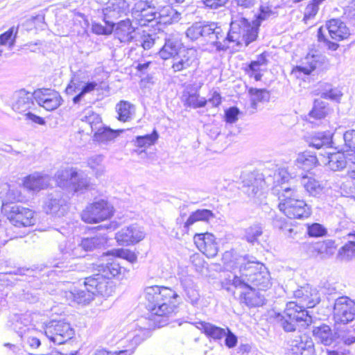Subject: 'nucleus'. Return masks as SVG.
Segmentation results:
<instances>
[{
  "label": "nucleus",
  "instance_id": "obj_30",
  "mask_svg": "<svg viewBox=\"0 0 355 355\" xmlns=\"http://www.w3.org/2000/svg\"><path fill=\"white\" fill-rule=\"evenodd\" d=\"M124 130H113L110 127L101 125L94 132V139L99 143L106 144L113 141L117 137L120 133L123 132Z\"/></svg>",
  "mask_w": 355,
  "mask_h": 355
},
{
  "label": "nucleus",
  "instance_id": "obj_19",
  "mask_svg": "<svg viewBox=\"0 0 355 355\" xmlns=\"http://www.w3.org/2000/svg\"><path fill=\"white\" fill-rule=\"evenodd\" d=\"M44 209L47 214L61 217L66 214L67 206L61 193L55 192L46 196L44 202Z\"/></svg>",
  "mask_w": 355,
  "mask_h": 355
},
{
  "label": "nucleus",
  "instance_id": "obj_22",
  "mask_svg": "<svg viewBox=\"0 0 355 355\" xmlns=\"http://www.w3.org/2000/svg\"><path fill=\"white\" fill-rule=\"evenodd\" d=\"M132 15L141 26H145L149 22L157 19V8H150L142 4L135 3Z\"/></svg>",
  "mask_w": 355,
  "mask_h": 355
},
{
  "label": "nucleus",
  "instance_id": "obj_28",
  "mask_svg": "<svg viewBox=\"0 0 355 355\" xmlns=\"http://www.w3.org/2000/svg\"><path fill=\"white\" fill-rule=\"evenodd\" d=\"M134 32L135 28L132 26L131 21L128 19L116 24L114 35L121 43H129L134 38Z\"/></svg>",
  "mask_w": 355,
  "mask_h": 355
},
{
  "label": "nucleus",
  "instance_id": "obj_41",
  "mask_svg": "<svg viewBox=\"0 0 355 355\" xmlns=\"http://www.w3.org/2000/svg\"><path fill=\"white\" fill-rule=\"evenodd\" d=\"M248 93L250 96L251 106L253 109L257 108L258 103L266 102L270 99L269 92L266 89L250 87Z\"/></svg>",
  "mask_w": 355,
  "mask_h": 355
},
{
  "label": "nucleus",
  "instance_id": "obj_61",
  "mask_svg": "<svg viewBox=\"0 0 355 355\" xmlns=\"http://www.w3.org/2000/svg\"><path fill=\"white\" fill-rule=\"evenodd\" d=\"M92 29L93 33L97 35H110L112 33L114 26H109V27L107 28L100 24H94Z\"/></svg>",
  "mask_w": 355,
  "mask_h": 355
},
{
  "label": "nucleus",
  "instance_id": "obj_14",
  "mask_svg": "<svg viewBox=\"0 0 355 355\" xmlns=\"http://www.w3.org/2000/svg\"><path fill=\"white\" fill-rule=\"evenodd\" d=\"M145 237L143 227L137 224H132L122 227L115 235L117 243L121 245H134Z\"/></svg>",
  "mask_w": 355,
  "mask_h": 355
},
{
  "label": "nucleus",
  "instance_id": "obj_35",
  "mask_svg": "<svg viewBox=\"0 0 355 355\" xmlns=\"http://www.w3.org/2000/svg\"><path fill=\"white\" fill-rule=\"evenodd\" d=\"M66 296L68 299H71L73 302L83 304H88L94 299L92 293L90 292V289H88L85 285V289L74 288L67 293Z\"/></svg>",
  "mask_w": 355,
  "mask_h": 355
},
{
  "label": "nucleus",
  "instance_id": "obj_51",
  "mask_svg": "<svg viewBox=\"0 0 355 355\" xmlns=\"http://www.w3.org/2000/svg\"><path fill=\"white\" fill-rule=\"evenodd\" d=\"M277 15L275 8L272 9L271 6H261L259 8V13L257 16V20L261 23V21L270 18H275L277 17Z\"/></svg>",
  "mask_w": 355,
  "mask_h": 355
},
{
  "label": "nucleus",
  "instance_id": "obj_60",
  "mask_svg": "<svg viewBox=\"0 0 355 355\" xmlns=\"http://www.w3.org/2000/svg\"><path fill=\"white\" fill-rule=\"evenodd\" d=\"M239 110L236 107H232L227 109L225 113V121L227 123H233L238 120Z\"/></svg>",
  "mask_w": 355,
  "mask_h": 355
},
{
  "label": "nucleus",
  "instance_id": "obj_20",
  "mask_svg": "<svg viewBox=\"0 0 355 355\" xmlns=\"http://www.w3.org/2000/svg\"><path fill=\"white\" fill-rule=\"evenodd\" d=\"M35 100L40 106L50 111L56 109L60 105L61 97L58 92L44 89L35 92Z\"/></svg>",
  "mask_w": 355,
  "mask_h": 355
},
{
  "label": "nucleus",
  "instance_id": "obj_12",
  "mask_svg": "<svg viewBox=\"0 0 355 355\" xmlns=\"http://www.w3.org/2000/svg\"><path fill=\"white\" fill-rule=\"evenodd\" d=\"M334 319L336 324H347L355 318V302L347 296L338 297L334 306Z\"/></svg>",
  "mask_w": 355,
  "mask_h": 355
},
{
  "label": "nucleus",
  "instance_id": "obj_17",
  "mask_svg": "<svg viewBox=\"0 0 355 355\" xmlns=\"http://www.w3.org/2000/svg\"><path fill=\"white\" fill-rule=\"evenodd\" d=\"M193 239L198 250L208 258H213L218 254V245L214 234L208 232L196 234Z\"/></svg>",
  "mask_w": 355,
  "mask_h": 355
},
{
  "label": "nucleus",
  "instance_id": "obj_27",
  "mask_svg": "<svg viewBox=\"0 0 355 355\" xmlns=\"http://www.w3.org/2000/svg\"><path fill=\"white\" fill-rule=\"evenodd\" d=\"M333 134L330 131L313 132L307 137L306 141L310 147L316 149L332 146Z\"/></svg>",
  "mask_w": 355,
  "mask_h": 355
},
{
  "label": "nucleus",
  "instance_id": "obj_50",
  "mask_svg": "<svg viewBox=\"0 0 355 355\" xmlns=\"http://www.w3.org/2000/svg\"><path fill=\"white\" fill-rule=\"evenodd\" d=\"M18 28L11 27L7 31L0 35V44L6 45L9 44L10 47L14 46L17 34Z\"/></svg>",
  "mask_w": 355,
  "mask_h": 355
},
{
  "label": "nucleus",
  "instance_id": "obj_47",
  "mask_svg": "<svg viewBox=\"0 0 355 355\" xmlns=\"http://www.w3.org/2000/svg\"><path fill=\"white\" fill-rule=\"evenodd\" d=\"M207 103V100L203 97H200L196 92L188 94L184 101V105L186 106L194 109L203 107L206 105Z\"/></svg>",
  "mask_w": 355,
  "mask_h": 355
},
{
  "label": "nucleus",
  "instance_id": "obj_21",
  "mask_svg": "<svg viewBox=\"0 0 355 355\" xmlns=\"http://www.w3.org/2000/svg\"><path fill=\"white\" fill-rule=\"evenodd\" d=\"M35 92L31 93L24 89L17 91L14 94L12 110L19 113H26L35 106Z\"/></svg>",
  "mask_w": 355,
  "mask_h": 355
},
{
  "label": "nucleus",
  "instance_id": "obj_52",
  "mask_svg": "<svg viewBox=\"0 0 355 355\" xmlns=\"http://www.w3.org/2000/svg\"><path fill=\"white\" fill-rule=\"evenodd\" d=\"M307 232L310 236L320 237L326 235L327 230L322 225L314 223L308 225Z\"/></svg>",
  "mask_w": 355,
  "mask_h": 355
},
{
  "label": "nucleus",
  "instance_id": "obj_63",
  "mask_svg": "<svg viewBox=\"0 0 355 355\" xmlns=\"http://www.w3.org/2000/svg\"><path fill=\"white\" fill-rule=\"evenodd\" d=\"M206 8L218 9L224 6L228 0H201Z\"/></svg>",
  "mask_w": 355,
  "mask_h": 355
},
{
  "label": "nucleus",
  "instance_id": "obj_48",
  "mask_svg": "<svg viewBox=\"0 0 355 355\" xmlns=\"http://www.w3.org/2000/svg\"><path fill=\"white\" fill-rule=\"evenodd\" d=\"M158 133L154 130L150 135L137 136L135 140V145L139 148H146L153 145L158 139Z\"/></svg>",
  "mask_w": 355,
  "mask_h": 355
},
{
  "label": "nucleus",
  "instance_id": "obj_53",
  "mask_svg": "<svg viewBox=\"0 0 355 355\" xmlns=\"http://www.w3.org/2000/svg\"><path fill=\"white\" fill-rule=\"evenodd\" d=\"M336 248L334 241L328 239L318 244V250L321 254H326L328 256L332 255Z\"/></svg>",
  "mask_w": 355,
  "mask_h": 355
},
{
  "label": "nucleus",
  "instance_id": "obj_6",
  "mask_svg": "<svg viewBox=\"0 0 355 355\" xmlns=\"http://www.w3.org/2000/svg\"><path fill=\"white\" fill-rule=\"evenodd\" d=\"M273 194L278 196L280 200L279 209L288 218L304 219L311 215V207L304 200L295 198L297 197V189L295 187L283 185L280 189L276 187L273 190Z\"/></svg>",
  "mask_w": 355,
  "mask_h": 355
},
{
  "label": "nucleus",
  "instance_id": "obj_58",
  "mask_svg": "<svg viewBox=\"0 0 355 355\" xmlns=\"http://www.w3.org/2000/svg\"><path fill=\"white\" fill-rule=\"evenodd\" d=\"M23 200L21 192L17 189H9L6 195V200L3 202L15 203Z\"/></svg>",
  "mask_w": 355,
  "mask_h": 355
},
{
  "label": "nucleus",
  "instance_id": "obj_1",
  "mask_svg": "<svg viewBox=\"0 0 355 355\" xmlns=\"http://www.w3.org/2000/svg\"><path fill=\"white\" fill-rule=\"evenodd\" d=\"M146 300V307L149 311L148 318L141 317L137 320L135 325L139 329L130 331L127 340L131 343L132 347H135L147 336L148 330L159 327L161 321L159 317H166L174 311V301L179 295L169 287L153 286H148L144 291Z\"/></svg>",
  "mask_w": 355,
  "mask_h": 355
},
{
  "label": "nucleus",
  "instance_id": "obj_3",
  "mask_svg": "<svg viewBox=\"0 0 355 355\" xmlns=\"http://www.w3.org/2000/svg\"><path fill=\"white\" fill-rule=\"evenodd\" d=\"M191 41H199L216 51H226L229 47L227 33L216 22L200 21L193 23L186 31Z\"/></svg>",
  "mask_w": 355,
  "mask_h": 355
},
{
  "label": "nucleus",
  "instance_id": "obj_54",
  "mask_svg": "<svg viewBox=\"0 0 355 355\" xmlns=\"http://www.w3.org/2000/svg\"><path fill=\"white\" fill-rule=\"evenodd\" d=\"M176 14L177 12L171 6H162L159 3V8L157 9V19L168 17V20H171Z\"/></svg>",
  "mask_w": 355,
  "mask_h": 355
},
{
  "label": "nucleus",
  "instance_id": "obj_32",
  "mask_svg": "<svg viewBox=\"0 0 355 355\" xmlns=\"http://www.w3.org/2000/svg\"><path fill=\"white\" fill-rule=\"evenodd\" d=\"M301 184L309 195L313 197L320 195L324 189L322 184L311 176H302L301 178Z\"/></svg>",
  "mask_w": 355,
  "mask_h": 355
},
{
  "label": "nucleus",
  "instance_id": "obj_34",
  "mask_svg": "<svg viewBox=\"0 0 355 355\" xmlns=\"http://www.w3.org/2000/svg\"><path fill=\"white\" fill-rule=\"evenodd\" d=\"M247 187L246 193L250 197H255L259 195L265 184L264 180L261 178H256L254 174H250L248 178L243 181Z\"/></svg>",
  "mask_w": 355,
  "mask_h": 355
},
{
  "label": "nucleus",
  "instance_id": "obj_24",
  "mask_svg": "<svg viewBox=\"0 0 355 355\" xmlns=\"http://www.w3.org/2000/svg\"><path fill=\"white\" fill-rule=\"evenodd\" d=\"M290 347L295 355H311L313 353V343L306 335L291 340Z\"/></svg>",
  "mask_w": 355,
  "mask_h": 355
},
{
  "label": "nucleus",
  "instance_id": "obj_9",
  "mask_svg": "<svg viewBox=\"0 0 355 355\" xmlns=\"http://www.w3.org/2000/svg\"><path fill=\"white\" fill-rule=\"evenodd\" d=\"M1 213L18 227L31 226L35 222L33 210L16 203L3 202Z\"/></svg>",
  "mask_w": 355,
  "mask_h": 355
},
{
  "label": "nucleus",
  "instance_id": "obj_42",
  "mask_svg": "<svg viewBox=\"0 0 355 355\" xmlns=\"http://www.w3.org/2000/svg\"><path fill=\"white\" fill-rule=\"evenodd\" d=\"M116 109L118 113V119L123 122L130 120L135 112L134 105L124 101H120L116 105Z\"/></svg>",
  "mask_w": 355,
  "mask_h": 355
},
{
  "label": "nucleus",
  "instance_id": "obj_57",
  "mask_svg": "<svg viewBox=\"0 0 355 355\" xmlns=\"http://www.w3.org/2000/svg\"><path fill=\"white\" fill-rule=\"evenodd\" d=\"M186 295V301L191 303L193 306L198 305L200 295L196 287L184 291Z\"/></svg>",
  "mask_w": 355,
  "mask_h": 355
},
{
  "label": "nucleus",
  "instance_id": "obj_15",
  "mask_svg": "<svg viewBox=\"0 0 355 355\" xmlns=\"http://www.w3.org/2000/svg\"><path fill=\"white\" fill-rule=\"evenodd\" d=\"M198 64V52L193 48L182 49L173 58L172 69L174 72L186 70Z\"/></svg>",
  "mask_w": 355,
  "mask_h": 355
},
{
  "label": "nucleus",
  "instance_id": "obj_62",
  "mask_svg": "<svg viewBox=\"0 0 355 355\" xmlns=\"http://www.w3.org/2000/svg\"><path fill=\"white\" fill-rule=\"evenodd\" d=\"M225 336V344L228 348H233L236 345L238 342L237 336L229 328H227Z\"/></svg>",
  "mask_w": 355,
  "mask_h": 355
},
{
  "label": "nucleus",
  "instance_id": "obj_33",
  "mask_svg": "<svg viewBox=\"0 0 355 355\" xmlns=\"http://www.w3.org/2000/svg\"><path fill=\"white\" fill-rule=\"evenodd\" d=\"M320 58L321 57L318 55L309 54L304 59L302 64L300 66H297L294 69V71L302 72L306 75H309L320 65Z\"/></svg>",
  "mask_w": 355,
  "mask_h": 355
},
{
  "label": "nucleus",
  "instance_id": "obj_38",
  "mask_svg": "<svg viewBox=\"0 0 355 355\" xmlns=\"http://www.w3.org/2000/svg\"><path fill=\"white\" fill-rule=\"evenodd\" d=\"M214 217V214L211 210L206 209H198L191 214L184 223V227L188 229L197 221H208L211 218Z\"/></svg>",
  "mask_w": 355,
  "mask_h": 355
},
{
  "label": "nucleus",
  "instance_id": "obj_11",
  "mask_svg": "<svg viewBox=\"0 0 355 355\" xmlns=\"http://www.w3.org/2000/svg\"><path fill=\"white\" fill-rule=\"evenodd\" d=\"M46 336L54 344L62 345L71 339L73 334V329L69 323L62 320L51 321L45 327Z\"/></svg>",
  "mask_w": 355,
  "mask_h": 355
},
{
  "label": "nucleus",
  "instance_id": "obj_36",
  "mask_svg": "<svg viewBox=\"0 0 355 355\" xmlns=\"http://www.w3.org/2000/svg\"><path fill=\"white\" fill-rule=\"evenodd\" d=\"M79 118L80 121L85 122L89 125L92 132H94L103 125L100 115L89 108L85 110L79 115Z\"/></svg>",
  "mask_w": 355,
  "mask_h": 355
},
{
  "label": "nucleus",
  "instance_id": "obj_18",
  "mask_svg": "<svg viewBox=\"0 0 355 355\" xmlns=\"http://www.w3.org/2000/svg\"><path fill=\"white\" fill-rule=\"evenodd\" d=\"M58 178L65 180L67 183L73 184L74 192H83L89 187V181L85 175L78 173L76 171L64 169L58 172Z\"/></svg>",
  "mask_w": 355,
  "mask_h": 355
},
{
  "label": "nucleus",
  "instance_id": "obj_56",
  "mask_svg": "<svg viewBox=\"0 0 355 355\" xmlns=\"http://www.w3.org/2000/svg\"><path fill=\"white\" fill-rule=\"evenodd\" d=\"M112 254L115 257L122 258L128 261L130 263H134L137 261V257L136 254L128 249H118L112 251Z\"/></svg>",
  "mask_w": 355,
  "mask_h": 355
},
{
  "label": "nucleus",
  "instance_id": "obj_2",
  "mask_svg": "<svg viewBox=\"0 0 355 355\" xmlns=\"http://www.w3.org/2000/svg\"><path fill=\"white\" fill-rule=\"evenodd\" d=\"M293 295L298 302H288L284 312L276 313L275 317L286 332L295 331L298 327H309L312 323V317L306 307H314L320 301L317 290L309 284L295 291Z\"/></svg>",
  "mask_w": 355,
  "mask_h": 355
},
{
  "label": "nucleus",
  "instance_id": "obj_40",
  "mask_svg": "<svg viewBox=\"0 0 355 355\" xmlns=\"http://www.w3.org/2000/svg\"><path fill=\"white\" fill-rule=\"evenodd\" d=\"M200 327L203 332L209 337L214 340H220L226 334L227 329H223L216 327L211 323L202 322L200 323Z\"/></svg>",
  "mask_w": 355,
  "mask_h": 355
},
{
  "label": "nucleus",
  "instance_id": "obj_4",
  "mask_svg": "<svg viewBox=\"0 0 355 355\" xmlns=\"http://www.w3.org/2000/svg\"><path fill=\"white\" fill-rule=\"evenodd\" d=\"M105 243L106 239L103 236H96L83 239L77 243H60L58 248L61 256L52 263V266L62 268L69 271L68 263L71 259L84 257L87 252L100 248Z\"/></svg>",
  "mask_w": 355,
  "mask_h": 355
},
{
  "label": "nucleus",
  "instance_id": "obj_16",
  "mask_svg": "<svg viewBox=\"0 0 355 355\" xmlns=\"http://www.w3.org/2000/svg\"><path fill=\"white\" fill-rule=\"evenodd\" d=\"M129 3L126 0H109L103 10L104 21L107 26H114V20L126 15Z\"/></svg>",
  "mask_w": 355,
  "mask_h": 355
},
{
  "label": "nucleus",
  "instance_id": "obj_49",
  "mask_svg": "<svg viewBox=\"0 0 355 355\" xmlns=\"http://www.w3.org/2000/svg\"><path fill=\"white\" fill-rule=\"evenodd\" d=\"M102 82L89 81L86 83L81 88L80 92L73 98V102L75 104L78 103L85 96L86 94L90 93L95 90Z\"/></svg>",
  "mask_w": 355,
  "mask_h": 355
},
{
  "label": "nucleus",
  "instance_id": "obj_46",
  "mask_svg": "<svg viewBox=\"0 0 355 355\" xmlns=\"http://www.w3.org/2000/svg\"><path fill=\"white\" fill-rule=\"evenodd\" d=\"M263 233L260 223H254L245 230V238L249 243H254Z\"/></svg>",
  "mask_w": 355,
  "mask_h": 355
},
{
  "label": "nucleus",
  "instance_id": "obj_23",
  "mask_svg": "<svg viewBox=\"0 0 355 355\" xmlns=\"http://www.w3.org/2000/svg\"><path fill=\"white\" fill-rule=\"evenodd\" d=\"M243 291L241 293V302L249 307L261 306L265 304V296L257 288H241Z\"/></svg>",
  "mask_w": 355,
  "mask_h": 355
},
{
  "label": "nucleus",
  "instance_id": "obj_37",
  "mask_svg": "<svg viewBox=\"0 0 355 355\" xmlns=\"http://www.w3.org/2000/svg\"><path fill=\"white\" fill-rule=\"evenodd\" d=\"M327 164L331 170L337 171L345 168L347 164V161L343 153H329Z\"/></svg>",
  "mask_w": 355,
  "mask_h": 355
},
{
  "label": "nucleus",
  "instance_id": "obj_44",
  "mask_svg": "<svg viewBox=\"0 0 355 355\" xmlns=\"http://www.w3.org/2000/svg\"><path fill=\"white\" fill-rule=\"evenodd\" d=\"M329 107L327 103L320 100H315L313 107L309 112L310 117L315 119H324L329 112Z\"/></svg>",
  "mask_w": 355,
  "mask_h": 355
},
{
  "label": "nucleus",
  "instance_id": "obj_5",
  "mask_svg": "<svg viewBox=\"0 0 355 355\" xmlns=\"http://www.w3.org/2000/svg\"><path fill=\"white\" fill-rule=\"evenodd\" d=\"M239 272L240 275H235L232 279V285L236 288L252 287L265 291L271 285L270 272L263 265L248 263L241 266Z\"/></svg>",
  "mask_w": 355,
  "mask_h": 355
},
{
  "label": "nucleus",
  "instance_id": "obj_8",
  "mask_svg": "<svg viewBox=\"0 0 355 355\" xmlns=\"http://www.w3.org/2000/svg\"><path fill=\"white\" fill-rule=\"evenodd\" d=\"M257 26L252 24L242 17L232 21L230 30L227 33L229 46L231 43H235L236 46L245 43L247 46L257 39Z\"/></svg>",
  "mask_w": 355,
  "mask_h": 355
},
{
  "label": "nucleus",
  "instance_id": "obj_43",
  "mask_svg": "<svg viewBox=\"0 0 355 355\" xmlns=\"http://www.w3.org/2000/svg\"><path fill=\"white\" fill-rule=\"evenodd\" d=\"M318 162L315 155L307 151L299 154L295 160L297 165L304 170H309L315 166Z\"/></svg>",
  "mask_w": 355,
  "mask_h": 355
},
{
  "label": "nucleus",
  "instance_id": "obj_31",
  "mask_svg": "<svg viewBox=\"0 0 355 355\" xmlns=\"http://www.w3.org/2000/svg\"><path fill=\"white\" fill-rule=\"evenodd\" d=\"M122 270H125V269L120 266L116 259H112L105 264L101 263L98 266V274L109 279L121 274Z\"/></svg>",
  "mask_w": 355,
  "mask_h": 355
},
{
  "label": "nucleus",
  "instance_id": "obj_13",
  "mask_svg": "<svg viewBox=\"0 0 355 355\" xmlns=\"http://www.w3.org/2000/svg\"><path fill=\"white\" fill-rule=\"evenodd\" d=\"M84 284L90 289L94 296L99 295L107 297L114 292L113 282L98 273L85 278Z\"/></svg>",
  "mask_w": 355,
  "mask_h": 355
},
{
  "label": "nucleus",
  "instance_id": "obj_26",
  "mask_svg": "<svg viewBox=\"0 0 355 355\" xmlns=\"http://www.w3.org/2000/svg\"><path fill=\"white\" fill-rule=\"evenodd\" d=\"M182 49V44L180 40L175 36L170 35L165 38L164 45L159 52V56L163 60L173 58Z\"/></svg>",
  "mask_w": 355,
  "mask_h": 355
},
{
  "label": "nucleus",
  "instance_id": "obj_55",
  "mask_svg": "<svg viewBox=\"0 0 355 355\" xmlns=\"http://www.w3.org/2000/svg\"><path fill=\"white\" fill-rule=\"evenodd\" d=\"M327 87L325 91L321 92V98L338 101L343 95L341 92L337 88H331L329 85H327Z\"/></svg>",
  "mask_w": 355,
  "mask_h": 355
},
{
  "label": "nucleus",
  "instance_id": "obj_39",
  "mask_svg": "<svg viewBox=\"0 0 355 355\" xmlns=\"http://www.w3.org/2000/svg\"><path fill=\"white\" fill-rule=\"evenodd\" d=\"M275 183L276 184L273 187L272 191L275 188L278 187L279 189H281L282 186L285 187H291L288 185L289 184V181L293 180L295 177L294 174L289 171L288 167H281L279 168L277 173L275 175Z\"/></svg>",
  "mask_w": 355,
  "mask_h": 355
},
{
  "label": "nucleus",
  "instance_id": "obj_7",
  "mask_svg": "<svg viewBox=\"0 0 355 355\" xmlns=\"http://www.w3.org/2000/svg\"><path fill=\"white\" fill-rule=\"evenodd\" d=\"M312 333L317 342L334 348L341 345L349 346L355 343V335L352 334L350 331L338 327L333 331L326 324L314 327Z\"/></svg>",
  "mask_w": 355,
  "mask_h": 355
},
{
  "label": "nucleus",
  "instance_id": "obj_25",
  "mask_svg": "<svg viewBox=\"0 0 355 355\" xmlns=\"http://www.w3.org/2000/svg\"><path fill=\"white\" fill-rule=\"evenodd\" d=\"M326 26L331 37L336 41L347 39L350 35L348 27L339 19L328 21Z\"/></svg>",
  "mask_w": 355,
  "mask_h": 355
},
{
  "label": "nucleus",
  "instance_id": "obj_59",
  "mask_svg": "<svg viewBox=\"0 0 355 355\" xmlns=\"http://www.w3.org/2000/svg\"><path fill=\"white\" fill-rule=\"evenodd\" d=\"M345 144L351 150H355V130H349L343 135Z\"/></svg>",
  "mask_w": 355,
  "mask_h": 355
},
{
  "label": "nucleus",
  "instance_id": "obj_45",
  "mask_svg": "<svg viewBox=\"0 0 355 355\" xmlns=\"http://www.w3.org/2000/svg\"><path fill=\"white\" fill-rule=\"evenodd\" d=\"M338 256L345 261H350L355 258V241H349L341 247Z\"/></svg>",
  "mask_w": 355,
  "mask_h": 355
},
{
  "label": "nucleus",
  "instance_id": "obj_64",
  "mask_svg": "<svg viewBox=\"0 0 355 355\" xmlns=\"http://www.w3.org/2000/svg\"><path fill=\"white\" fill-rule=\"evenodd\" d=\"M318 7L311 3L308 4L304 10V20L306 21L313 18L318 13Z\"/></svg>",
  "mask_w": 355,
  "mask_h": 355
},
{
  "label": "nucleus",
  "instance_id": "obj_10",
  "mask_svg": "<svg viewBox=\"0 0 355 355\" xmlns=\"http://www.w3.org/2000/svg\"><path fill=\"white\" fill-rule=\"evenodd\" d=\"M113 215V207L107 201L101 200L86 207L81 214L83 221L97 223L110 218Z\"/></svg>",
  "mask_w": 355,
  "mask_h": 355
},
{
  "label": "nucleus",
  "instance_id": "obj_29",
  "mask_svg": "<svg viewBox=\"0 0 355 355\" xmlns=\"http://www.w3.org/2000/svg\"><path fill=\"white\" fill-rule=\"evenodd\" d=\"M51 178L49 175L33 174L28 176L24 182V187L30 191H38L47 187L50 184Z\"/></svg>",
  "mask_w": 355,
  "mask_h": 355
}]
</instances>
